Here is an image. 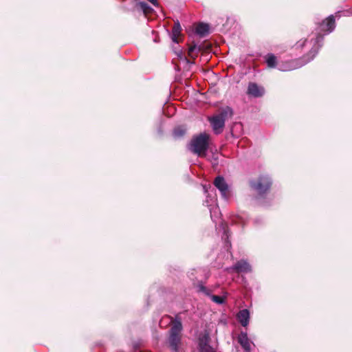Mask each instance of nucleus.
Instances as JSON below:
<instances>
[{"instance_id": "6ab92c4d", "label": "nucleus", "mask_w": 352, "mask_h": 352, "mask_svg": "<svg viewBox=\"0 0 352 352\" xmlns=\"http://www.w3.org/2000/svg\"><path fill=\"white\" fill-rule=\"evenodd\" d=\"M137 6L143 11L146 15L153 11V9L145 2H139Z\"/></svg>"}, {"instance_id": "a211bd4d", "label": "nucleus", "mask_w": 352, "mask_h": 352, "mask_svg": "<svg viewBox=\"0 0 352 352\" xmlns=\"http://www.w3.org/2000/svg\"><path fill=\"white\" fill-rule=\"evenodd\" d=\"M186 133V129L184 126H176L173 132V136L175 138H183Z\"/></svg>"}, {"instance_id": "4be33fe9", "label": "nucleus", "mask_w": 352, "mask_h": 352, "mask_svg": "<svg viewBox=\"0 0 352 352\" xmlns=\"http://www.w3.org/2000/svg\"><path fill=\"white\" fill-rule=\"evenodd\" d=\"M147 1H149L150 3H151L155 6H159L157 0H147Z\"/></svg>"}, {"instance_id": "6e6552de", "label": "nucleus", "mask_w": 352, "mask_h": 352, "mask_svg": "<svg viewBox=\"0 0 352 352\" xmlns=\"http://www.w3.org/2000/svg\"><path fill=\"white\" fill-rule=\"evenodd\" d=\"M265 93L263 87H259L255 82H250L248 87L247 94L255 98L261 97Z\"/></svg>"}, {"instance_id": "2eb2a0df", "label": "nucleus", "mask_w": 352, "mask_h": 352, "mask_svg": "<svg viewBox=\"0 0 352 352\" xmlns=\"http://www.w3.org/2000/svg\"><path fill=\"white\" fill-rule=\"evenodd\" d=\"M216 116L219 118L223 119V122H226V120L232 117L233 111L230 107H226L221 109Z\"/></svg>"}, {"instance_id": "423d86ee", "label": "nucleus", "mask_w": 352, "mask_h": 352, "mask_svg": "<svg viewBox=\"0 0 352 352\" xmlns=\"http://www.w3.org/2000/svg\"><path fill=\"white\" fill-rule=\"evenodd\" d=\"M208 121L216 134H219L223 131L225 126V122L223 121V119L214 115L212 117L208 118Z\"/></svg>"}, {"instance_id": "f03ea898", "label": "nucleus", "mask_w": 352, "mask_h": 352, "mask_svg": "<svg viewBox=\"0 0 352 352\" xmlns=\"http://www.w3.org/2000/svg\"><path fill=\"white\" fill-rule=\"evenodd\" d=\"M171 323L172 326L169 330L168 342L171 349L177 352L182 337V324L181 318L176 316L175 320L171 319Z\"/></svg>"}, {"instance_id": "9b49d317", "label": "nucleus", "mask_w": 352, "mask_h": 352, "mask_svg": "<svg viewBox=\"0 0 352 352\" xmlns=\"http://www.w3.org/2000/svg\"><path fill=\"white\" fill-rule=\"evenodd\" d=\"M285 70H289V71L300 68V67H302L303 65H305V64L303 63V59H301L300 58L291 60L285 63Z\"/></svg>"}, {"instance_id": "ddd939ff", "label": "nucleus", "mask_w": 352, "mask_h": 352, "mask_svg": "<svg viewBox=\"0 0 352 352\" xmlns=\"http://www.w3.org/2000/svg\"><path fill=\"white\" fill-rule=\"evenodd\" d=\"M237 319L243 327H246L249 323V311L247 309L241 310L237 314Z\"/></svg>"}, {"instance_id": "f257e3e1", "label": "nucleus", "mask_w": 352, "mask_h": 352, "mask_svg": "<svg viewBox=\"0 0 352 352\" xmlns=\"http://www.w3.org/2000/svg\"><path fill=\"white\" fill-rule=\"evenodd\" d=\"M209 140L210 135L208 133H201L192 138L188 148L194 154L204 157L209 147Z\"/></svg>"}, {"instance_id": "aec40b11", "label": "nucleus", "mask_w": 352, "mask_h": 352, "mask_svg": "<svg viewBox=\"0 0 352 352\" xmlns=\"http://www.w3.org/2000/svg\"><path fill=\"white\" fill-rule=\"evenodd\" d=\"M201 352H217L207 342H200L199 344Z\"/></svg>"}, {"instance_id": "f8f14e48", "label": "nucleus", "mask_w": 352, "mask_h": 352, "mask_svg": "<svg viewBox=\"0 0 352 352\" xmlns=\"http://www.w3.org/2000/svg\"><path fill=\"white\" fill-rule=\"evenodd\" d=\"M335 23L334 16L333 15L329 16L321 23L322 30L331 32L335 28Z\"/></svg>"}, {"instance_id": "f3484780", "label": "nucleus", "mask_w": 352, "mask_h": 352, "mask_svg": "<svg viewBox=\"0 0 352 352\" xmlns=\"http://www.w3.org/2000/svg\"><path fill=\"white\" fill-rule=\"evenodd\" d=\"M265 58L268 67L275 68L276 67L277 58L274 54H267Z\"/></svg>"}, {"instance_id": "1a4fd4ad", "label": "nucleus", "mask_w": 352, "mask_h": 352, "mask_svg": "<svg viewBox=\"0 0 352 352\" xmlns=\"http://www.w3.org/2000/svg\"><path fill=\"white\" fill-rule=\"evenodd\" d=\"M233 269L237 273H248L252 270L250 265L243 260L238 261L234 265Z\"/></svg>"}, {"instance_id": "9d476101", "label": "nucleus", "mask_w": 352, "mask_h": 352, "mask_svg": "<svg viewBox=\"0 0 352 352\" xmlns=\"http://www.w3.org/2000/svg\"><path fill=\"white\" fill-rule=\"evenodd\" d=\"M237 340L245 352H249L250 351V344L247 333L243 331L241 332L238 336Z\"/></svg>"}, {"instance_id": "5701e85b", "label": "nucleus", "mask_w": 352, "mask_h": 352, "mask_svg": "<svg viewBox=\"0 0 352 352\" xmlns=\"http://www.w3.org/2000/svg\"><path fill=\"white\" fill-rule=\"evenodd\" d=\"M199 290L201 291V292H206L207 291V289L204 286L200 285L199 286Z\"/></svg>"}, {"instance_id": "20e7f679", "label": "nucleus", "mask_w": 352, "mask_h": 352, "mask_svg": "<svg viewBox=\"0 0 352 352\" xmlns=\"http://www.w3.org/2000/svg\"><path fill=\"white\" fill-rule=\"evenodd\" d=\"M323 41V36L321 34H318L316 38L314 40V45L311 49L309 51V52L302 56L300 58L303 59V63L305 65L309 63L317 55L320 47H321L320 43Z\"/></svg>"}, {"instance_id": "412c9836", "label": "nucleus", "mask_w": 352, "mask_h": 352, "mask_svg": "<svg viewBox=\"0 0 352 352\" xmlns=\"http://www.w3.org/2000/svg\"><path fill=\"white\" fill-rule=\"evenodd\" d=\"M213 302L217 304H222L224 301V298L222 296L213 295L211 297Z\"/></svg>"}, {"instance_id": "4468645a", "label": "nucleus", "mask_w": 352, "mask_h": 352, "mask_svg": "<svg viewBox=\"0 0 352 352\" xmlns=\"http://www.w3.org/2000/svg\"><path fill=\"white\" fill-rule=\"evenodd\" d=\"M195 32L201 37H204L209 34L210 25L208 23H199L196 26Z\"/></svg>"}, {"instance_id": "7ed1b4c3", "label": "nucleus", "mask_w": 352, "mask_h": 352, "mask_svg": "<svg viewBox=\"0 0 352 352\" xmlns=\"http://www.w3.org/2000/svg\"><path fill=\"white\" fill-rule=\"evenodd\" d=\"M271 179L265 175H261L256 179L250 182V186L257 193L258 198L265 197L272 186Z\"/></svg>"}, {"instance_id": "dca6fc26", "label": "nucleus", "mask_w": 352, "mask_h": 352, "mask_svg": "<svg viewBox=\"0 0 352 352\" xmlns=\"http://www.w3.org/2000/svg\"><path fill=\"white\" fill-rule=\"evenodd\" d=\"M182 28L178 21L174 23L172 29V40L174 43H179L180 40L178 37L181 35Z\"/></svg>"}, {"instance_id": "b1692460", "label": "nucleus", "mask_w": 352, "mask_h": 352, "mask_svg": "<svg viewBox=\"0 0 352 352\" xmlns=\"http://www.w3.org/2000/svg\"><path fill=\"white\" fill-rule=\"evenodd\" d=\"M307 42V39L304 40L302 43L300 45V47H303Z\"/></svg>"}, {"instance_id": "0eeeda50", "label": "nucleus", "mask_w": 352, "mask_h": 352, "mask_svg": "<svg viewBox=\"0 0 352 352\" xmlns=\"http://www.w3.org/2000/svg\"><path fill=\"white\" fill-rule=\"evenodd\" d=\"M215 187H217L221 192L223 197H226L228 193V186L222 176H217L213 182Z\"/></svg>"}, {"instance_id": "39448f33", "label": "nucleus", "mask_w": 352, "mask_h": 352, "mask_svg": "<svg viewBox=\"0 0 352 352\" xmlns=\"http://www.w3.org/2000/svg\"><path fill=\"white\" fill-rule=\"evenodd\" d=\"M212 47V45L207 42H204L202 44L197 47V44L192 41L190 44H189L188 55L190 58L195 60L197 56L198 53L201 51L207 52L209 51Z\"/></svg>"}]
</instances>
